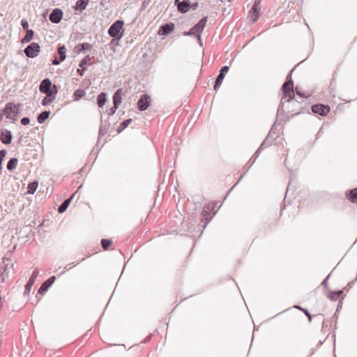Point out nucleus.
<instances>
[{
	"instance_id": "f257e3e1",
	"label": "nucleus",
	"mask_w": 357,
	"mask_h": 357,
	"mask_svg": "<svg viewBox=\"0 0 357 357\" xmlns=\"http://www.w3.org/2000/svg\"><path fill=\"white\" fill-rule=\"evenodd\" d=\"M13 268L14 264L10 259L6 257L0 259V285L6 282Z\"/></svg>"
},
{
	"instance_id": "f03ea898",
	"label": "nucleus",
	"mask_w": 357,
	"mask_h": 357,
	"mask_svg": "<svg viewBox=\"0 0 357 357\" xmlns=\"http://www.w3.org/2000/svg\"><path fill=\"white\" fill-rule=\"evenodd\" d=\"M282 90L283 96L282 98L281 102L284 101L286 98H287L286 101L289 102L294 98V83L290 74L288 75L286 82L282 85Z\"/></svg>"
},
{
	"instance_id": "7ed1b4c3",
	"label": "nucleus",
	"mask_w": 357,
	"mask_h": 357,
	"mask_svg": "<svg viewBox=\"0 0 357 357\" xmlns=\"http://www.w3.org/2000/svg\"><path fill=\"white\" fill-rule=\"evenodd\" d=\"M21 105H16L13 102H8L6 105L5 108L2 110L5 112L4 115L7 119L16 121L20 114V108Z\"/></svg>"
},
{
	"instance_id": "20e7f679",
	"label": "nucleus",
	"mask_w": 357,
	"mask_h": 357,
	"mask_svg": "<svg viewBox=\"0 0 357 357\" xmlns=\"http://www.w3.org/2000/svg\"><path fill=\"white\" fill-rule=\"evenodd\" d=\"M123 22L121 20H117L114 22L108 29L109 35L112 38L121 39L122 37L121 31L123 29Z\"/></svg>"
},
{
	"instance_id": "39448f33",
	"label": "nucleus",
	"mask_w": 357,
	"mask_h": 357,
	"mask_svg": "<svg viewBox=\"0 0 357 357\" xmlns=\"http://www.w3.org/2000/svg\"><path fill=\"white\" fill-rule=\"evenodd\" d=\"M40 51V45L36 43H31L24 50L25 55L29 58L36 57Z\"/></svg>"
},
{
	"instance_id": "423d86ee",
	"label": "nucleus",
	"mask_w": 357,
	"mask_h": 357,
	"mask_svg": "<svg viewBox=\"0 0 357 357\" xmlns=\"http://www.w3.org/2000/svg\"><path fill=\"white\" fill-rule=\"evenodd\" d=\"M39 90L47 96H52V82L49 78L44 79L40 84Z\"/></svg>"
},
{
	"instance_id": "0eeeda50",
	"label": "nucleus",
	"mask_w": 357,
	"mask_h": 357,
	"mask_svg": "<svg viewBox=\"0 0 357 357\" xmlns=\"http://www.w3.org/2000/svg\"><path fill=\"white\" fill-rule=\"evenodd\" d=\"M259 1H255L253 6H252V8H251L250 13H249L250 21L252 23L255 22L259 18Z\"/></svg>"
},
{
	"instance_id": "6e6552de",
	"label": "nucleus",
	"mask_w": 357,
	"mask_h": 357,
	"mask_svg": "<svg viewBox=\"0 0 357 357\" xmlns=\"http://www.w3.org/2000/svg\"><path fill=\"white\" fill-rule=\"evenodd\" d=\"M312 111L321 116H326L330 112V107L322 104H316L312 106Z\"/></svg>"
},
{
	"instance_id": "1a4fd4ad",
	"label": "nucleus",
	"mask_w": 357,
	"mask_h": 357,
	"mask_svg": "<svg viewBox=\"0 0 357 357\" xmlns=\"http://www.w3.org/2000/svg\"><path fill=\"white\" fill-rule=\"evenodd\" d=\"M150 105V96L147 94H143L137 102V107L139 111L146 110Z\"/></svg>"
},
{
	"instance_id": "9d476101",
	"label": "nucleus",
	"mask_w": 357,
	"mask_h": 357,
	"mask_svg": "<svg viewBox=\"0 0 357 357\" xmlns=\"http://www.w3.org/2000/svg\"><path fill=\"white\" fill-rule=\"evenodd\" d=\"M63 11L59 8H54L49 16L50 20L54 24H57L61 22L63 17Z\"/></svg>"
},
{
	"instance_id": "9b49d317",
	"label": "nucleus",
	"mask_w": 357,
	"mask_h": 357,
	"mask_svg": "<svg viewBox=\"0 0 357 357\" xmlns=\"http://www.w3.org/2000/svg\"><path fill=\"white\" fill-rule=\"evenodd\" d=\"M38 274H39V271L38 268H36L33 271V272L32 273V275H31L26 284L25 285L24 294H29L32 286L33 285L37 277L38 276Z\"/></svg>"
},
{
	"instance_id": "f8f14e48",
	"label": "nucleus",
	"mask_w": 357,
	"mask_h": 357,
	"mask_svg": "<svg viewBox=\"0 0 357 357\" xmlns=\"http://www.w3.org/2000/svg\"><path fill=\"white\" fill-rule=\"evenodd\" d=\"M56 280V276L53 275L51 276L50 278H48L47 280H45L40 287L38 293L39 294H43L45 291H47V289L52 286V284Z\"/></svg>"
},
{
	"instance_id": "ddd939ff",
	"label": "nucleus",
	"mask_w": 357,
	"mask_h": 357,
	"mask_svg": "<svg viewBox=\"0 0 357 357\" xmlns=\"http://www.w3.org/2000/svg\"><path fill=\"white\" fill-rule=\"evenodd\" d=\"M174 24L172 22L167 23L160 26L158 33L160 35H167L174 29Z\"/></svg>"
},
{
	"instance_id": "4468645a",
	"label": "nucleus",
	"mask_w": 357,
	"mask_h": 357,
	"mask_svg": "<svg viewBox=\"0 0 357 357\" xmlns=\"http://www.w3.org/2000/svg\"><path fill=\"white\" fill-rule=\"evenodd\" d=\"M12 133L8 130H3L1 133V141L4 144H10L12 142Z\"/></svg>"
},
{
	"instance_id": "2eb2a0df",
	"label": "nucleus",
	"mask_w": 357,
	"mask_h": 357,
	"mask_svg": "<svg viewBox=\"0 0 357 357\" xmlns=\"http://www.w3.org/2000/svg\"><path fill=\"white\" fill-rule=\"evenodd\" d=\"M73 197H74V194H73L69 198L64 200V202L59 206L58 212L59 213H63V212H65L66 211V209L68 208Z\"/></svg>"
},
{
	"instance_id": "dca6fc26",
	"label": "nucleus",
	"mask_w": 357,
	"mask_h": 357,
	"mask_svg": "<svg viewBox=\"0 0 357 357\" xmlns=\"http://www.w3.org/2000/svg\"><path fill=\"white\" fill-rule=\"evenodd\" d=\"M190 8V2L188 0H184L179 3L178 10L182 13H185L189 11Z\"/></svg>"
},
{
	"instance_id": "f3484780",
	"label": "nucleus",
	"mask_w": 357,
	"mask_h": 357,
	"mask_svg": "<svg viewBox=\"0 0 357 357\" xmlns=\"http://www.w3.org/2000/svg\"><path fill=\"white\" fill-rule=\"evenodd\" d=\"M346 197L353 203H357V188L346 192Z\"/></svg>"
},
{
	"instance_id": "a211bd4d",
	"label": "nucleus",
	"mask_w": 357,
	"mask_h": 357,
	"mask_svg": "<svg viewBox=\"0 0 357 357\" xmlns=\"http://www.w3.org/2000/svg\"><path fill=\"white\" fill-rule=\"evenodd\" d=\"M89 2V0H78L76 2V4H75V6L74 7V8L76 10L82 11L83 10H84L86 8Z\"/></svg>"
},
{
	"instance_id": "6ab92c4d",
	"label": "nucleus",
	"mask_w": 357,
	"mask_h": 357,
	"mask_svg": "<svg viewBox=\"0 0 357 357\" xmlns=\"http://www.w3.org/2000/svg\"><path fill=\"white\" fill-rule=\"evenodd\" d=\"M122 89H119L113 96V105H119L121 102Z\"/></svg>"
},
{
	"instance_id": "aec40b11",
	"label": "nucleus",
	"mask_w": 357,
	"mask_h": 357,
	"mask_svg": "<svg viewBox=\"0 0 357 357\" xmlns=\"http://www.w3.org/2000/svg\"><path fill=\"white\" fill-rule=\"evenodd\" d=\"M50 114V111L42 112L37 117V121L39 123H43L49 117Z\"/></svg>"
},
{
	"instance_id": "412c9836",
	"label": "nucleus",
	"mask_w": 357,
	"mask_h": 357,
	"mask_svg": "<svg viewBox=\"0 0 357 357\" xmlns=\"http://www.w3.org/2000/svg\"><path fill=\"white\" fill-rule=\"evenodd\" d=\"M33 35H34V32H33V30L27 29L26 32V35L22 39V43H27L30 42L32 40V38L33 37Z\"/></svg>"
},
{
	"instance_id": "4be33fe9",
	"label": "nucleus",
	"mask_w": 357,
	"mask_h": 357,
	"mask_svg": "<svg viewBox=\"0 0 357 357\" xmlns=\"http://www.w3.org/2000/svg\"><path fill=\"white\" fill-rule=\"evenodd\" d=\"M107 101V95L105 93H101L98 96L97 103L100 107H102Z\"/></svg>"
},
{
	"instance_id": "5701e85b",
	"label": "nucleus",
	"mask_w": 357,
	"mask_h": 357,
	"mask_svg": "<svg viewBox=\"0 0 357 357\" xmlns=\"http://www.w3.org/2000/svg\"><path fill=\"white\" fill-rule=\"evenodd\" d=\"M17 162H18V160L16 158H13L11 159H10V160L8 162V164H7V169L9 171H12V170L15 169L17 167Z\"/></svg>"
},
{
	"instance_id": "b1692460",
	"label": "nucleus",
	"mask_w": 357,
	"mask_h": 357,
	"mask_svg": "<svg viewBox=\"0 0 357 357\" xmlns=\"http://www.w3.org/2000/svg\"><path fill=\"white\" fill-rule=\"evenodd\" d=\"M132 121L131 119H128L123 121L117 128V132L119 133L126 129Z\"/></svg>"
},
{
	"instance_id": "393cba45",
	"label": "nucleus",
	"mask_w": 357,
	"mask_h": 357,
	"mask_svg": "<svg viewBox=\"0 0 357 357\" xmlns=\"http://www.w3.org/2000/svg\"><path fill=\"white\" fill-rule=\"evenodd\" d=\"M224 78H225V75L219 73V75H218V77L215 79V84H214V89L215 91H217L220 87Z\"/></svg>"
},
{
	"instance_id": "a878e982",
	"label": "nucleus",
	"mask_w": 357,
	"mask_h": 357,
	"mask_svg": "<svg viewBox=\"0 0 357 357\" xmlns=\"http://www.w3.org/2000/svg\"><path fill=\"white\" fill-rule=\"evenodd\" d=\"M80 47L79 52L85 50H90L92 48V45L88 43H79L78 45L75 47V49Z\"/></svg>"
},
{
	"instance_id": "bb28decb",
	"label": "nucleus",
	"mask_w": 357,
	"mask_h": 357,
	"mask_svg": "<svg viewBox=\"0 0 357 357\" xmlns=\"http://www.w3.org/2000/svg\"><path fill=\"white\" fill-rule=\"evenodd\" d=\"M66 48L65 45L60 46L58 49V53L60 56V61H64L66 58Z\"/></svg>"
},
{
	"instance_id": "cd10ccee",
	"label": "nucleus",
	"mask_w": 357,
	"mask_h": 357,
	"mask_svg": "<svg viewBox=\"0 0 357 357\" xmlns=\"http://www.w3.org/2000/svg\"><path fill=\"white\" fill-rule=\"evenodd\" d=\"M38 187V183L36 181L32 182L29 185L28 191L29 194H33Z\"/></svg>"
},
{
	"instance_id": "c85d7f7f",
	"label": "nucleus",
	"mask_w": 357,
	"mask_h": 357,
	"mask_svg": "<svg viewBox=\"0 0 357 357\" xmlns=\"http://www.w3.org/2000/svg\"><path fill=\"white\" fill-rule=\"evenodd\" d=\"M85 95H86L85 91L83 89H77L74 92V96L75 97L76 100H78V99L85 96Z\"/></svg>"
},
{
	"instance_id": "c756f323",
	"label": "nucleus",
	"mask_w": 357,
	"mask_h": 357,
	"mask_svg": "<svg viewBox=\"0 0 357 357\" xmlns=\"http://www.w3.org/2000/svg\"><path fill=\"white\" fill-rule=\"evenodd\" d=\"M54 96H45L43 100H42V105L43 106H47L49 104H50L51 102H52L54 100Z\"/></svg>"
},
{
	"instance_id": "7c9ffc66",
	"label": "nucleus",
	"mask_w": 357,
	"mask_h": 357,
	"mask_svg": "<svg viewBox=\"0 0 357 357\" xmlns=\"http://www.w3.org/2000/svg\"><path fill=\"white\" fill-rule=\"evenodd\" d=\"M112 241L110 239H102L101 245L102 248L106 250L109 248V247L112 245Z\"/></svg>"
},
{
	"instance_id": "2f4dec72",
	"label": "nucleus",
	"mask_w": 357,
	"mask_h": 357,
	"mask_svg": "<svg viewBox=\"0 0 357 357\" xmlns=\"http://www.w3.org/2000/svg\"><path fill=\"white\" fill-rule=\"evenodd\" d=\"M207 22V17H204L202 19H201L197 24H196L197 26L199 27L202 31L204 30L206 24Z\"/></svg>"
},
{
	"instance_id": "473e14b6",
	"label": "nucleus",
	"mask_w": 357,
	"mask_h": 357,
	"mask_svg": "<svg viewBox=\"0 0 357 357\" xmlns=\"http://www.w3.org/2000/svg\"><path fill=\"white\" fill-rule=\"evenodd\" d=\"M202 220H205L206 221V222L205 223V225H204V227H206V225L207 222H208L211 218H208L209 216V213L208 212V211L205 210V208H204L202 213Z\"/></svg>"
},
{
	"instance_id": "72a5a7b5",
	"label": "nucleus",
	"mask_w": 357,
	"mask_h": 357,
	"mask_svg": "<svg viewBox=\"0 0 357 357\" xmlns=\"http://www.w3.org/2000/svg\"><path fill=\"white\" fill-rule=\"evenodd\" d=\"M91 61V57L88 55L86 56L82 60L80 61L79 66L82 68H86L85 66Z\"/></svg>"
},
{
	"instance_id": "f704fd0d",
	"label": "nucleus",
	"mask_w": 357,
	"mask_h": 357,
	"mask_svg": "<svg viewBox=\"0 0 357 357\" xmlns=\"http://www.w3.org/2000/svg\"><path fill=\"white\" fill-rule=\"evenodd\" d=\"M192 31H194L195 35H196L198 37V39L201 40L200 39V33L202 32V31L199 29L198 26L195 24L194 26L192 27Z\"/></svg>"
},
{
	"instance_id": "c9c22d12",
	"label": "nucleus",
	"mask_w": 357,
	"mask_h": 357,
	"mask_svg": "<svg viewBox=\"0 0 357 357\" xmlns=\"http://www.w3.org/2000/svg\"><path fill=\"white\" fill-rule=\"evenodd\" d=\"M21 25H22V28L24 29H26L27 30L28 27H29V22H28V21L26 20L23 19L21 21Z\"/></svg>"
},
{
	"instance_id": "e433bc0d",
	"label": "nucleus",
	"mask_w": 357,
	"mask_h": 357,
	"mask_svg": "<svg viewBox=\"0 0 357 357\" xmlns=\"http://www.w3.org/2000/svg\"><path fill=\"white\" fill-rule=\"evenodd\" d=\"M30 122V119L28 117H23L22 119H21V123L23 125V126H26Z\"/></svg>"
},
{
	"instance_id": "4c0bfd02",
	"label": "nucleus",
	"mask_w": 357,
	"mask_h": 357,
	"mask_svg": "<svg viewBox=\"0 0 357 357\" xmlns=\"http://www.w3.org/2000/svg\"><path fill=\"white\" fill-rule=\"evenodd\" d=\"M228 71H229V66H225L222 67V68L220 69V73L225 75V73H227Z\"/></svg>"
},
{
	"instance_id": "58836bf2",
	"label": "nucleus",
	"mask_w": 357,
	"mask_h": 357,
	"mask_svg": "<svg viewBox=\"0 0 357 357\" xmlns=\"http://www.w3.org/2000/svg\"><path fill=\"white\" fill-rule=\"evenodd\" d=\"M118 107H119V105H113V107H111V108L109 109V115H112V114H114L116 112V109H117V108H118Z\"/></svg>"
},
{
	"instance_id": "ea45409f",
	"label": "nucleus",
	"mask_w": 357,
	"mask_h": 357,
	"mask_svg": "<svg viewBox=\"0 0 357 357\" xmlns=\"http://www.w3.org/2000/svg\"><path fill=\"white\" fill-rule=\"evenodd\" d=\"M328 297L332 300V301H335L336 300V292L335 291H331L328 294Z\"/></svg>"
},
{
	"instance_id": "a19ab883",
	"label": "nucleus",
	"mask_w": 357,
	"mask_h": 357,
	"mask_svg": "<svg viewBox=\"0 0 357 357\" xmlns=\"http://www.w3.org/2000/svg\"><path fill=\"white\" fill-rule=\"evenodd\" d=\"M57 92H58L57 86L55 84H54V85L52 84V96L53 95H55L56 93H57Z\"/></svg>"
},
{
	"instance_id": "79ce46f5",
	"label": "nucleus",
	"mask_w": 357,
	"mask_h": 357,
	"mask_svg": "<svg viewBox=\"0 0 357 357\" xmlns=\"http://www.w3.org/2000/svg\"><path fill=\"white\" fill-rule=\"evenodd\" d=\"M150 0H144L142 4V9H144L150 3Z\"/></svg>"
},
{
	"instance_id": "37998d69",
	"label": "nucleus",
	"mask_w": 357,
	"mask_h": 357,
	"mask_svg": "<svg viewBox=\"0 0 357 357\" xmlns=\"http://www.w3.org/2000/svg\"><path fill=\"white\" fill-rule=\"evenodd\" d=\"M106 132H107V129L105 126H102V128L101 127L100 128V130H99L100 135H104Z\"/></svg>"
},
{
	"instance_id": "c03bdc74",
	"label": "nucleus",
	"mask_w": 357,
	"mask_h": 357,
	"mask_svg": "<svg viewBox=\"0 0 357 357\" xmlns=\"http://www.w3.org/2000/svg\"><path fill=\"white\" fill-rule=\"evenodd\" d=\"M330 275H328V277H326L321 282V285L324 286V287H327L328 285V279L329 278Z\"/></svg>"
},
{
	"instance_id": "a18cd8bd",
	"label": "nucleus",
	"mask_w": 357,
	"mask_h": 357,
	"mask_svg": "<svg viewBox=\"0 0 357 357\" xmlns=\"http://www.w3.org/2000/svg\"><path fill=\"white\" fill-rule=\"evenodd\" d=\"M303 312L308 317L309 320L311 321L312 317H311V314L309 313V312L307 310H305V309L303 310Z\"/></svg>"
},
{
	"instance_id": "49530a36",
	"label": "nucleus",
	"mask_w": 357,
	"mask_h": 357,
	"mask_svg": "<svg viewBox=\"0 0 357 357\" xmlns=\"http://www.w3.org/2000/svg\"><path fill=\"white\" fill-rule=\"evenodd\" d=\"M296 93H297V95H298V96H301V97H303V98H304V97H305L304 93H302L301 91H299V90L298 89V88H296Z\"/></svg>"
},
{
	"instance_id": "de8ad7c7",
	"label": "nucleus",
	"mask_w": 357,
	"mask_h": 357,
	"mask_svg": "<svg viewBox=\"0 0 357 357\" xmlns=\"http://www.w3.org/2000/svg\"><path fill=\"white\" fill-rule=\"evenodd\" d=\"M86 70V68H82V70L80 69H77V73L80 75L81 76H83L84 75V71Z\"/></svg>"
},
{
	"instance_id": "09e8293b",
	"label": "nucleus",
	"mask_w": 357,
	"mask_h": 357,
	"mask_svg": "<svg viewBox=\"0 0 357 357\" xmlns=\"http://www.w3.org/2000/svg\"><path fill=\"white\" fill-rule=\"evenodd\" d=\"M61 61L58 60L57 59H54L52 61V64H53V65L56 66V65H59V64L60 63V62H61Z\"/></svg>"
},
{
	"instance_id": "8fccbe9b",
	"label": "nucleus",
	"mask_w": 357,
	"mask_h": 357,
	"mask_svg": "<svg viewBox=\"0 0 357 357\" xmlns=\"http://www.w3.org/2000/svg\"><path fill=\"white\" fill-rule=\"evenodd\" d=\"M198 6V3H192V5L190 4V7H192V8L193 10H195L197 8V7Z\"/></svg>"
},
{
	"instance_id": "3c124183",
	"label": "nucleus",
	"mask_w": 357,
	"mask_h": 357,
	"mask_svg": "<svg viewBox=\"0 0 357 357\" xmlns=\"http://www.w3.org/2000/svg\"><path fill=\"white\" fill-rule=\"evenodd\" d=\"M179 3H181V1H180L179 0L174 1V4L177 6V8H178Z\"/></svg>"
},
{
	"instance_id": "603ef678",
	"label": "nucleus",
	"mask_w": 357,
	"mask_h": 357,
	"mask_svg": "<svg viewBox=\"0 0 357 357\" xmlns=\"http://www.w3.org/2000/svg\"><path fill=\"white\" fill-rule=\"evenodd\" d=\"M4 114H5V112H3V111L0 109V121L2 120V119L4 116Z\"/></svg>"
},
{
	"instance_id": "864d4df0",
	"label": "nucleus",
	"mask_w": 357,
	"mask_h": 357,
	"mask_svg": "<svg viewBox=\"0 0 357 357\" xmlns=\"http://www.w3.org/2000/svg\"><path fill=\"white\" fill-rule=\"evenodd\" d=\"M336 292V296H340L343 294V291L342 290H340V291H335Z\"/></svg>"
},
{
	"instance_id": "5fc2aeb1",
	"label": "nucleus",
	"mask_w": 357,
	"mask_h": 357,
	"mask_svg": "<svg viewBox=\"0 0 357 357\" xmlns=\"http://www.w3.org/2000/svg\"><path fill=\"white\" fill-rule=\"evenodd\" d=\"M190 35H195L194 31H192V28L189 31Z\"/></svg>"
},
{
	"instance_id": "6e6d98bb",
	"label": "nucleus",
	"mask_w": 357,
	"mask_h": 357,
	"mask_svg": "<svg viewBox=\"0 0 357 357\" xmlns=\"http://www.w3.org/2000/svg\"><path fill=\"white\" fill-rule=\"evenodd\" d=\"M70 264L66 265V266H65V269H66V270H69V269H70V268H71V267H70Z\"/></svg>"
},
{
	"instance_id": "4d7b16f0",
	"label": "nucleus",
	"mask_w": 357,
	"mask_h": 357,
	"mask_svg": "<svg viewBox=\"0 0 357 357\" xmlns=\"http://www.w3.org/2000/svg\"><path fill=\"white\" fill-rule=\"evenodd\" d=\"M295 307H296V308H297V309H299V310H302V311L304 310V309H303L302 307H300V306H298V305L295 306Z\"/></svg>"
},
{
	"instance_id": "13d9d810",
	"label": "nucleus",
	"mask_w": 357,
	"mask_h": 357,
	"mask_svg": "<svg viewBox=\"0 0 357 357\" xmlns=\"http://www.w3.org/2000/svg\"><path fill=\"white\" fill-rule=\"evenodd\" d=\"M184 36H190L189 31H186L184 33Z\"/></svg>"
},
{
	"instance_id": "bf43d9fd",
	"label": "nucleus",
	"mask_w": 357,
	"mask_h": 357,
	"mask_svg": "<svg viewBox=\"0 0 357 357\" xmlns=\"http://www.w3.org/2000/svg\"><path fill=\"white\" fill-rule=\"evenodd\" d=\"M79 49H80V47L77 48V49H75V52H77V53H79V52H78V51L79 50Z\"/></svg>"
}]
</instances>
